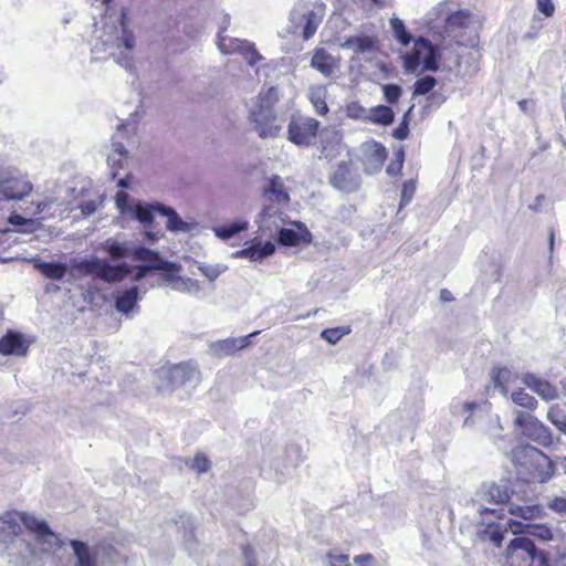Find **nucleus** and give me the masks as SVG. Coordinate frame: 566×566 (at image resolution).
Segmentation results:
<instances>
[{"mask_svg":"<svg viewBox=\"0 0 566 566\" xmlns=\"http://www.w3.org/2000/svg\"><path fill=\"white\" fill-rule=\"evenodd\" d=\"M547 507L556 514L566 516V494L547 496Z\"/></svg>","mask_w":566,"mask_h":566,"instance_id":"obj_44","label":"nucleus"},{"mask_svg":"<svg viewBox=\"0 0 566 566\" xmlns=\"http://www.w3.org/2000/svg\"><path fill=\"white\" fill-rule=\"evenodd\" d=\"M476 410H479V412H482L481 406L475 402H464L462 405V411L468 413V417L463 421L464 427L473 428L475 426L474 412Z\"/></svg>","mask_w":566,"mask_h":566,"instance_id":"obj_46","label":"nucleus"},{"mask_svg":"<svg viewBox=\"0 0 566 566\" xmlns=\"http://www.w3.org/2000/svg\"><path fill=\"white\" fill-rule=\"evenodd\" d=\"M138 301V287L133 286L119 293L115 298V307L120 313H129Z\"/></svg>","mask_w":566,"mask_h":566,"instance_id":"obj_30","label":"nucleus"},{"mask_svg":"<svg viewBox=\"0 0 566 566\" xmlns=\"http://www.w3.org/2000/svg\"><path fill=\"white\" fill-rule=\"evenodd\" d=\"M254 122H258L254 118ZM255 130L258 132L261 138H274L280 130V127L275 125V116L266 117V123L263 125L261 123H256Z\"/></svg>","mask_w":566,"mask_h":566,"instance_id":"obj_38","label":"nucleus"},{"mask_svg":"<svg viewBox=\"0 0 566 566\" xmlns=\"http://www.w3.org/2000/svg\"><path fill=\"white\" fill-rule=\"evenodd\" d=\"M385 99L389 104H395L399 101L402 90L398 84H385L382 86Z\"/></svg>","mask_w":566,"mask_h":566,"instance_id":"obj_47","label":"nucleus"},{"mask_svg":"<svg viewBox=\"0 0 566 566\" xmlns=\"http://www.w3.org/2000/svg\"><path fill=\"white\" fill-rule=\"evenodd\" d=\"M328 566H349L348 556L345 554H335L329 552L327 554Z\"/></svg>","mask_w":566,"mask_h":566,"instance_id":"obj_54","label":"nucleus"},{"mask_svg":"<svg viewBox=\"0 0 566 566\" xmlns=\"http://www.w3.org/2000/svg\"><path fill=\"white\" fill-rule=\"evenodd\" d=\"M127 150L123 144H116V148L113 153L107 156V164L112 169H120L124 167V163L127 159Z\"/></svg>","mask_w":566,"mask_h":566,"instance_id":"obj_39","label":"nucleus"},{"mask_svg":"<svg viewBox=\"0 0 566 566\" xmlns=\"http://www.w3.org/2000/svg\"><path fill=\"white\" fill-rule=\"evenodd\" d=\"M354 563L358 566H374L375 558L370 554L357 555L354 557Z\"/></svg>","mask_w":566,"mask_h":566,"instance_id":"obj_59","label":"nucleus"},{"mask_svg":"<svg viewBox=\"0 0 566 566\" xmlns=\"http://www.w3.org/2000/svg\"><path fill=\"white\" fill-rule=\"evenodd\" d=\"M547 419L564 434H566V412L558 406H552L547 411Z\"/></svg>","mask_w":566,"mask_h":566,"instance_id":"obj_35","label":"nucleus"},{"mask_svg":"<svg viewBox=\"0 0 566 566\" xmlns=\"http://www.w3.org/2000/svg\"><path fill=\"white\" fill-rule=\"evenodd\" d=\"M248 226L249 222L247 220H239L231 222L229 224L214 227L212 230L217 238L226 241L233 238L238 233L245 231L248 229Z\"/></svg>","mask_w":566,"mask_h":566,"instance_id":"obj_31","label":"nucleus"},{"mask_svg":"<svg viewBox=\"0 0 566 566\" xmlns=\"http://www.w3.org/2000/svg\"><path fill=\"white\" fill-rule=\"evenodd\" d=\"M536 7L546 18H551L555 12V6L552 0H536Z\"/></svg>","mask_w":566,"mask_h":566,"instance_id":"obj_55","label":"nucleus"},{"mask_svg":"<svg viewBox=\"0 0 566 566\" xmlns=\"http://www.w3.org/2000/svg\"><path fill=\"white\" fill-rule=\"evenodd\" d=\"M416 192V181L413 179L407 180L402 185L400 207L408 205Z\"/></svg>","mask_w":566,"mask_h":566,"instance_id":"obj_50","label":"nucleus"},{"mask_svg":"<svg viewBox=\"0 0 566 566\" xmlns=\"http://www.w3.org/2000/svg\"><path fill=\"white\" fill-rule=\"evenodd\" d=\"M294 224L298 228L297 231L284 227L281 228V230L277 232V243L282 245H296L301 241L310 242V231L300 222H295Z\"/></svg>","mask_w":566,"mask_h":566,"instance_id":"obj_23","label":"nucleus"},{"mask_svg":"<svg viewBox=\"0 0 566 566\" xmlns=\"http://www.w3.org/2000/svg\"><path fill=\"white\" fill-rule=\"evenodd\" d=\"M315 109H316V113L319 114V115H326L328 113V106L325 102L324 98L322 97H312L311 98Z\"/></svg>","mask_w":566,"mask_h":566,"instance_id":"obj_58","label":"nucleus"},{"mask_svg":"<svg viewBox=\"0 0 566 566\" xmlns=\"http://www.w3.org/2000/svg\"><path fill=\"white\" fill-rule=\"evenodd\" d=\"M134 260L144 262V264L137 266L132 277L135 282L143 280L149 271L170 272L171 270H181L179 264L164 260L157 252L144 247L134 250Z\"/></svg>","mask_w":566,"mask_h":566,"instance_id":"obj_11","label":"nucleus"},{"mask_svg":"<svg viewBox=\"0 0 566 566\" xmlns=\"http://www.w3.org/2000/svg\"><path fill=\"white\" fill-rule=\"evenodd\" d=\"M260 332L255 331L247 336L227 338L222 340H218L210 346L212 354L217 357L230 356L248 347L251 343V339L259 335Z\"/></svg>","mask_w":566,"mask_h":566,"instance_id":"obj_16","label":"nucleus"},{"mask_svg":"<svg viewBox=\"0 0 566 566\" xmlns=\"http://www.w3.org/2000/svg\"><path fill=\"white\" fill-rule=\"evenodd\" d=\"M33 265L43 276L56 281L62 280L69 272L74 280L94 276L104 282L113 283L122 281L133 272V268L126 263L111 265L98 258L72 259L70 264L34 260Z\"/></svg>","mask_w":566,"mask_h":566,"instance_id":"obj_1","label":"nucleus"},{"mask_svg":"<svg viewBox=\"0 0 566 566\" xmlns=\"http://www.w3.org/2000/svg\"><path fill=\"white\" fill-rule=\"evenodd\" d=\"M174 290L181 293L198 295L201 291V286L196 280L179 276V279L175 281Z\"/></svg>","mask_w":566,"mask_h":566,"instance_id":"obj_37","label":"nucleus"},{"mask_svg":"<svg viewBox=\"0 0 566 566\" xmlns=\"http://www.w3.org/2000/svg\"><path fill=\"white\" fill-rule=\"evenodd\" d=\"M517 473L525 482H547L555 472L553 461L539 449L532 446H518L511 452Z\"/></svg>","mask_w":566,"mask_h":566,"instance_id":"obj_3","label":"nucleus"},{"mask_svg":"<svg viewBox=\"0 0 566 566\" xmlns=\"http://www.w3.org/2000/svg\"><path fill=\"white\" fill-rule=\"evenodd\" d=\"M319 122L312 117L297 116L289 123L290 142H308L316 137Z\"/></svg>","mask_w":566,"mask_h":566,"instance_id":"obj_13","label":"nucleus"},{"mask_svg":"<svg viewBox=\"0 0 566 566\" xmlns=\"http://www.w3.org/2000/svg\"><path fill=\"white\" fill-rule=\"evenodd\" d=\"M9 222L12 224V226H15V227H22V226H27V224H33V221L31 219H25L19 214H12L9 217Z\"/></svg>","mask_w":566,"mask_h":566,"instance_id":"obj_61","label":"nucleus"},{"mask_svg":"<svg viewBox=\"0 0 566 566\" xmlns=\"http://www.w3.org/2000/svg\"><path fill=\"white\" fill-rule=\"evenodd\" d=\"M522 504L515 502L513 497L509 502V512L511 515L521 517L523 520H532L538 517L542 513L539 505L534 504L531 500L523 499Z\"/></svg>","mask_w":566,"mask_h":566,"instance_id":"obj_25","label":"nucleus"},{"mask_svg":"<svg viewBox=\"0 0 566 566\" xmlns=\"http://www.w3.org/2000/svg\"><path fill=\"white\" fill-rule=\"evenodd\" d=\"M115 198L116 206L120 209L123 213H129V208L136 205V202H134V200L130 199L128 193L123 191L117 192Z\"/></svg>","mask_w":566,"mask_h":566,"instance_id":"obj_52","label":"nucleus"},{"mask_svg":"<svg viewBox=\"0 0 566 566\" xmlns=\"http://www.w3.org/2000/svg\"><path fill=\"white\" fill-rule=\"evenodd\" d=\"M544 200H545V196L544 195L536 196L534 202L528 206V209H531V210H533L535 212L541 211L542 210V205H543Z\"/></svg>","mask_w":566,"mask_h":566,"instance_id":"obj_63","label":"nucleus"},{"mask_svg":"<svg viewBox=\"0 0 566 566\" xmlns=\"http://www.w3.org/2000/svg\"><path fill=\"white\" fill-rule=\"evenodd\" d=\"M253 549L250 546L243 548V555L247 559V566H255V560L252 556Z\"/></svg>","mask_w":566,"mask_h":566,"instance_id":"obj_64","label":"nucleus"},{"mask_svg":"<svg viewBox=\"0 0 566 566\" xmlns=\"http://www.w3.org/2000/svg\"><path fill=\"white\" fill-rule=\"evenodd\" d=\"M511 399L515 405L528 410H535L538 405L537 400L530 394L525 392L523 389L512 392Z\"/></svg>","mask_w":566,"mask_h":566,"instance_id":"obj_36","label":"nucleus"},{"mask_svg":"<svg viewBox=\"0 0 566 566\" xmlns=\"http://www.w3.org/2000/svg\"><path fill=\"white\" fill-rule=\"evenodd\" d=\"M156 205H149L144 206L140 202H136L135 206H132L129 208V213L135 220L139 221L140 223L147 226L150 224L154 220V212L156 210Z\"/></svg>","mask_w":566,"mask_h":566,"instance_id":"obj_33","label":"nucleus"},{"mask_svg":"<svg viewBox=\"0 0 566 566\" xmlns=\"http://www.w3.org/2000/svg\"><path fill=\"white\" fill-rule=\"evenodd\" d=\"M180 270H171L170 272H164L163 280L171 285V289H175V281L179 279V275H176Z\"/></svg>","mask_w":566,"mask_h":566,"instance_id":"obj_62","label":"nucleus"},{"mask_svg":"<svg viewBox=\"0 0 566 566\" xmlns=\"http://www.w3.org/2000/svg\"><path fill=\"white\" fill-rule=\"evenodd\" d=\"M103 199L99 196L97 199H90L81 202L78 208L81 209V212L83 216H91L93 214L97 207L102 203Z\"/></svg>","mask_w":566,"mask_h":566,"instance_id":"obj_53","label":"nucleus"},{"mask_svg":"<svg viewBox=\"0 0 566 566\" xmlns=\"http://www.w3.org/2000/svg\"><path fill=\"white\" fill-rule=\"evenodd\" d=\"M70 545L73 548L75 566H97L96 556L90 551L86 543L71 539Z\"/></svg>","mask_w":566,"mask_h":566,"instance_id":"obj_27","label":"nucleus"},{"mask_svg":"<svg viewBox=\"0 0 566 566\" xmlns=\"http://www.w3.org/2000/svg\"><path fill=\"white\" fill-rule=\"evenodd\" d=\"M304 20L305 25L303 30V39L308 40L315 34L321 23V18L314 11H310L304 14Z\"/></svg>","mask_w":566,"mask_h":566,"instance_id":"obj_40","label":"nucleus"},{"mask_svg":"<svg viewBox=\"0 0 566 566\" xmlns=\"http://www.w3.org/2000/svg\"><path fill=\"white\" fill-rule=\"evenodd\" d=\"M311 65L325 76L332 75L336 66L332 55L323 49L315 51L312 56Z\"/></svg>","mask_w":566,"mask_h":566,"instance_id":"obj_29","label":"nucleus"},{"mask_svg":"<svg viewBox=\"0 0 566 566\" xmlns=\"http://www.w3.org/2000/svg\"><path fill=\"white\" fill-rule=\"evenodd\" d=\"M486 431L490 434H499L500 432L503 431V427L497 415H494L493 417L490 418L489 428L486 429Z\"/></svg>","mask_w":566,"mask_h":566,"instance_id":"obj_57","label":"nucleus"},{"mask_svg":"<svg viewBox=\"0 0 566 566\" xmlns=\"http://www.w3.org/2000/svg\"><path fill=\"white\" fill-rule=\"evenodd\" d=\"M349 164L340 163L331 177V184L344 192H354L360 187V176L352 169Z\"/></svg>","mask_w":566,"mask_h":566,"instance_id":"obj_14","label":"nucleus"},{"mask_svg":"<svg viewBox=\"0 0 566 566\" xmlns=\"http://www.w3.org/2000/svg\"><path fill=\"white\" fill-rule=\"evenodd\" d=\"M491 378L494 388L497 389L501 395L506 396L509 392V386L515 382V380L517 379V375L510 368L503 367L499 369H493Z\"/></svg>","mask_w":566,"mask_h":566,"instance_id":"obj_26","label":"nucleus"},{"mask_svg":"<svg viewBox=\"0 0 566 566\" xmlns=\"http://www.w3.org/2000/svg\"><path fill=\"white\" fill-rule=\"evenodd\" d=\"M522 527H525L526 532L530 535H532L543 542L554 539L552 530L549 527H547L546 525H525V526L522 525ZM522 530L525 532L524 528H522Z\"/></svg>","mask_w":566,"mask_h":566,"instance_id":"obj_43","label":"nucleus"},{"mask_svg":"<svg viewBox=\"0 0 566 566\" xmlns=\"http://www.w3.org/2000/svg\"><path fill=\"white\" fill-rule=\"evenodd\" d=\"M158 382L156 388L159 392H169L175 388L200 382V371L191 364L181 363L168 368H160L157 371Z\"/></svg>","mask_w":566,"mask_h":566,"instance_id":"obj_7","label":"nucleus"},{"mask_svg":"<svg viewBox=\"0 0 566 566\" xmlns=\"http://www.w3.org/2000/svg\"><path fill=\"white\" fill-rule=\"evenodd\" d=\"M230 43L231 48H227L226 38H220L218 41L219 49L223 53H231L232 51H238L245 57L248 63L252 66L262 60V56L260 55L253 43H250L248 41H240L237 39H231Z\"/></svg>","mask_w":566,"mask_h":566,"instance_id":"obj_19","label":"nucleus"},{"mask_svg":"<svg viewBox=\"0 0 566 566\" xmlns=\"http://www.w3.org/2000/svg\"><path fill=\"white\" fill-rule=\"evenodd\" d=\"M263 191L264 195L271 196V198L277 203H286L290 201V196L285 189L284 181L280 176L271 177Z\"/></svg>","mask_w":566,"mask_h":566,"instance_id":"obj_28","label":"nucleus"},{"mask_svg":"<svg viewBox=\"0 0 566 566\" xmlns=\"http://www.w3.org/2000/svg\"><path fill=\"white\" fill-rule=\"evenodd\" d=\"M402 67L408 73L418 70L436 72L439 69L440 53L428 39L419 36L413 40L410 51L402 55Z\"/></svg>","mask_w":566,"mask_h":566,"instance_id":"obj_4","label":"nucleus"},{"mask_svg":"<svg viewBox=\"0 0 566 566\" xmlns=\"http://www.w3.org/2000/svg\"><path fill=\"white\" fill-rule=\"evenodd\" d=\"M33 190V185L27 174L18 169L0 171V201H20Z\"/></svg>","mask_w":566,"mask_h":566,"instance_id":"obj_9","label":"nucleus"},{"mask_svg":"<svg viewBox=\"0 0 566 566\" xmlns=\"http://www.w3.org/2000/svg\"><path fill=\"white\" fill-rule=\"evenodd\" d=\"M155 208L159 214L167 218L166 228L170 232L190 233L199 228V223L196 221H184L176 210L169 206L156 203Z\"/></svg>","mask_w":566,"mask_h":566,"instance_id":"obj_15","label":"nucleus"},{"mask_svg":"<svg viewBox=\"0 0 566 566\" xmlns=\"http://www.w3.org/2000/svg\"><path fill=\"white\" fill-rule=\"evenodd\" d=\"M403 160H405V150L402 147H399L395 151V159L392 161H390V164L387 166V169H386L387 174L390 176L398 175L402 169Z\"/></svg>","mask_w":566,"mask_h":566,"instance_id":"obj_45","label":"nucleus"},{"mask_svg":"<svg viewBox=\"0 0 566 566\" xmlns=\"http://www.w3.org/2000/svg\"><path fill=\"white\" fill-rule=\"evenodd\" d=\"M258 223L263 233L272 237L284 226L283 212L275 206H268L260 212Z\"/></svg>","mask_w":566,"mask_h":566,"instance_id":"obj_17","label":"nucleus"},{"mask_svg":"<svg viewBox=\"0 0 566 566\" xmlns=\"http://www.w3.org/2000/svg\"><path fill=\"white\" fill-rule=\"evenodd\" d=\"M389 22L396 41L402 46H407L412 41V36L407 30L403 21L399 18H391Z\"/></svg>","mask_w":566,"mask_h":566,"instance_id":"obj_34","label":"nucleus"},{"mask_svg":"<svg viewBox=\"0 0 566 566\" xmlns=\"http://www.w3.org/2000/svg\"><path fill=\"white\" fill-rule=\"evenodd\" d=\"M137 247H134L127 242H122L116 238H109L103 242L102 249L107 252V254L113 260H118L123 258H133L134 259V250Z\"/></svg>","mask_w":566,"mask_h":566,"instance_id":"obj_24","label":"nucleus"},{"mask_svg":"<svg viewBox=\"0 0 566 566\" xmlns=\"http://www.w3.org/2000/svg\"><path fill=\"white\" fill-rule=\"evenodd\" d=\"M523 384L546 401L557 398V389L549 381L542 379L534 374H525Z\"/></svg>","mask_w":566,"mask_h":566,"instance_id":"obj_22","label":"nucleus"},{"mask_svg":"<svg viewBox=\"0 0 566 566\" xmlns=\"http://www.w3.org/2000/svg\"><path fill=\"white\" fill-rule=\"evenodd\" d=\"M515 493L517 492L511 490L507 481L484 482L475 491L472 503L478 507L476 510L481 516L493 515L495 510L488 507L486 504H506L509 506V502Z\"/></svg>","mask_w":566,"mask_h":566,"instance_id":"obj_5","label":"nucleus"},{"mask_svg":"<svg viewBox=\"0 0 566 566\" xmlns=\"http://www.w3.org/2000/svg\"><path fill=\"white\" fill-rule=\"evenodd\" d=\"M347 333L348 331L342 327L327 328L322 332L321 337L329 344H336Z\"/></svg>","mask_w":566,"mask_h":566,"instance_id":"obj_48","label":"nucleus"},{"mask_svg":"<svg viewBox=\"0 0 566 566\" xmlns=\"http://www.w3.org/2000/svg\"><path fill=\"white\" fill-rule=\"evenodd\" d=\"M367 111L358 103H350L347 106V114L353 118H363L366 116Z\"/></svg>","mask_w":566,"mask_h":566,"instance_id":"obj_56","label":"nucleus"},{"mask_svg":"<svg viewBox=\"0 0 566 566\" xmlns=\"http://www.w3.org/2000/svg\"><path fill=\"white\" fill-rule=\"evenodd\" d=\"M394 111L391 107L386 105H378L375 107H371L368 112L367 118L374 123L379 125H390L394 122Z\"/></svg>","mask_w":566,"mask_h":566,"instance_id":"obj_32","label":"nucleus"},{"mask_svg":"<svg viewBox=\"0 0 566 566\" xmlns=\"http://www.w3.org/2000/svg\"><path fill=\"white\" fill-rule=\"evenodd\" d=\"M28 352V345L22 334L9 331L0 338V353L4 356L17 355L24 356Z\"/></svg>","mask_w":566,"mask_h":566,"instance_id":"obj_21","label":"nucleus"},{"mask_svg":"<svg viewBox=\"0 0 566 566\" xmlns=\"http://www.w3.org/2000/svg\"><path fill=\"white\" fill-rule=\"evenodd\" d=\"M437 85V80L433 76L426 75L418 78L413 84V95H426L430 93Z\"/></svg>","mask_w":566,"mask_h":566,"instance_id":"obj_41","label":"nucleus"},{"mask_svg":"<svg viewBox=\"0 0 566 566\" xmlns=\"http://www.w3.org/2000/svg\"><path fill=\"white\" fill-rule=\"evenodd\" d=\"M474 23V14L468 9H460L448 14L444 20V31L458 35Z\"/></svg>","mask_w":566,"mask_h":566,"instance_id":"obj_18","label":"nucleus"},{"mask_svg":"<svg viewBox=\"0 0 566 566\" xmlns=\"http://www.w3.org/2000/svg\"><path fill=\"white\" fill-rule=\"evenodd\" d=\"M198 270L210 281H216L222 273L228 270L226 264H200Z\"/></svg>","mask_w":566,"mask_h":566,"instance_id":"obj_42","label":"nucleus"},{"mask_svg":"<svg viewBox=\"0 0 566 566\" xmlns=\"http://www.w3.org/2000/svg\"><path fill=\"white\" fill-rule=\"evenodd\" d=\"M409 133L408 124L406 120H402L398 127L394 130V137L402 140L406 139Z\"/></svg>","mask_w":566,"mask_h":566,"instance_id":"obj_60","label":"nucleus"},{"mask_svg":"<svg viewBox=\"0 0 566 566\" xmlns=\"http://www.w3.org/2000/svg\"><path fill=\"white\" fill-rule=\"evenodd\" d=\"M190 468L196 470L199 473H203L210 469V461L205 454L198 453L192 459V461L190 463Z\"/></svg>","mask_w":566,"mask_h":566,"instance_id":"obj_51","label":"nucleus"},{"mask_svg":"<svg viewBox=\"0 0 566 566\" xmlns=\"http://www.w3.org/2000/svg\"><path fill=\"white\" fill-rule=\"evenodd\" d=\"M387 153L382 144H361L357 154L367 175H377L381 171Z\"/></svg>","mask_w":566,"mask_h":566,"instance_id":"obj_12","label":"nucleus"},{"mask_svg":"<svg viewBox=\"0 0 566 566\" xmlns=\"http://www.w3.org/2000/svg\"><path fill=\"white\" fill-rule=\"evenodd\" d=\"M275 251V245L271 241H253L252 244L245 249L232 253L234 259H249L251 261H261L264 258L272 255Z\"/></svg>","mask_w":566,"mask_h":566,"instance_id":"obj_20","label":"nucleus"},{"mask_svg":"<svg viewBox=\"0 0 566 566\" xmlns=\"http://www.w3.org/2000/svg\"><path fill=\"white\" fill-rule=\"evenodd\" d=\"M514 426L521 429L524 437L538 443L542 447L553 444V436L549 429L536 417L528 412L514 410Z\"/></svg>","mask_w":566,"mask_h":566,"instance_id":"obj_10","label":"nucleus"},{"mask_svg":"<svg viewBox=\"0 0 566 566\" xmlns=\"http://www.w3.org/2000/svg\"><path fill=\"white\" fill-rule=\"evenodd\" d=\"M120 24L123 28L122 41L126 49L130 50L135 45V36L132 31L127 29L126 13L123 12L120 17Z\"/></svg>","mask_w":566,"mask_h":566,"instance_id":"obj_49","label":"nucleus"},{"mask_svg":"<svg viewBox=\"0 0 566 566\" xmlns=\"http://www.w3.org/2000/svg\"><path fill=\"white\" fill-rule=\"evenodd\" d=\"M506 562L510 566H548V557L544 552H537L535 544L525 536L513 538L506 548Z\"/></svg>","mask_w":566,"mask_h":566,"instance_id":"obj_8","label":"nucleus"},{"mask_svg":"<svg viewBox=\"0 0 566 566\" xmlns=\"http://www.w3.org/2000/svg\"><path fill=\"white\" fill-rule=\"evenodd\" d=\"M490 515L481 516V521L475 525V533L473 543L475 547L479 546H492L500 547L502 542L507 534V526H510L512 533H523L522 524L518 522H510L507 524L493 521L489 518Z\"/></svg>","mask_w":566,"mask_h":566,"instance_id":"obj_6","label":"nucleus"},{"mask_svg":"<svg viewBox=\"0 0 566 566\" xmlns=\"http://www.w3.org/2000/svg\"><path fill=\"white\" fill-rule=\"evenodd\" d=\"M21 523L35 534L38 544L42 545L44 551L63 546V542L43 520L17 511L6 512L0 515V543H14L17 536L22 531Z\"/></svg>","mask_w":566,"mask_h":566,"instance_id":"obj_2","label":"nucleus"}]
</instances>
